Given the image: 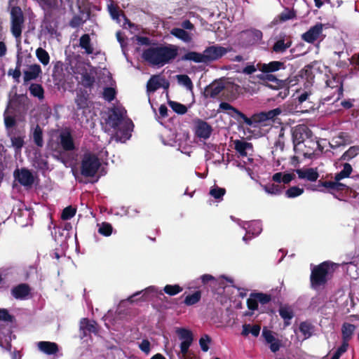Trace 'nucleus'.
Returning <instances> with one entry per match:
<instances>
[{
	"label": "nucleus",
	"mask_w": 359,
	"mask_h": 359,
	"mask_svg": "<svg viewBox=\"0 0 359 359\" xmlns=\"http://www.w3.org/2000/svg\"><path fill=\"white\" fill-rule=\"evenodd\" d=\"M296 172L299 179H306L309 182H316L319 177V173L316 168L297 169Z\"/></svg>",
	"instance_id": "nucleus-24"
},
{
	"label": "nucleus",
	"mask_w": 359,
	"mask_h": 359,
	"mask_svg": "<svg viewBox=\"0 0 359 359\" xmlns=\"http://www.w3.org/2000/svg\"><path fill=\"white\" fill-rule=\"evenodd\" d=\"M11 32L16 39H20L25 26V18L20 6H12L10 10Z\"/></svg>",
	"instance_id": "nucleus-4"
},
{
	"label": "nucleus",
	"mask_w": 359,
	"mask_h": 359,
	"mask_svg": "<svg viewBox=\"0 0 359 359\" xmlns=\"http://www.w3.org/2000/svg\"><path fill=\"white\" fill-rule=\"evenodd\" d=\"M262 337H264L266 344H269V348L273 353L279 351L281 346V341L276 339L273 334V332L264 327L262 330Z\"/></svg>",
	"instance_id": "nucleus-17"
},
{
	"label": "nucleus",
	"mask_w": 359,
	"mask_h": 359,
	"mask_svg": "<svg viewBox=\"0 0 359 359\" xmlns=\"http://www.w3.org/2000/svg\"><path fill=\"white\" fill-rule=\"evenodd\" d=\"M32 137L34 144L37 147H42L43 146V130L39 125L35 127Z\"/></svg>",
	"instance_id": "nucleus-47"
},
{
	"label": "nucleus",
	"mask_w": 359,
	"mask_h": 359,
	"mask_svg": "<svg viewBox=\"0 0 359 359\" xmlns=\"http://www.w3.org/2000/svg\"><path fill=\"white\" fill-rule=\"evenodd\" d=\"M178 55V48L173 45H158L149 47L142 52V59L151 66L163 67L170 63Z\"/></svg>",
	"instance_id": "nucleus-1"
},
{
	"label": "nucleus",
	"mask_w": 359,
	"mask_h": 359,
	"mask_svg": "<svg viewBox=\"0 0 359 359\" xmlns=\"http://www.w3.org/2000/svg\"><path fill=\"white\" fill-rule=\"evenodd\" d=\"M108 9L109 14L113 20H116L117 22H119V17L122 15L125 18V20L128 23V25L132 27L130 21L127 18L123 11L119 9L118 6L110 4L108 7Z\"/></svg>",
	"instance_id": "nucleus-38"
},
{
	"label": "nucleus",
	"mask_w": 359,
	"mask_h": 359,
	"mask_svg": "<svg viewBox=\"0 0 359 359\" xmlns=\"http://www.w3.org/2000/svg\"><path fill=\"white\" fill-rule=\"evenodd\" d=\"M337 264L330 261H325L311 267L310 286L314 290L323 289L332 276Z\"/></svg>",
	"instance_id": "nucleus-2"
},
{
	"label": "nucleus",
	"mask_w": 359,
	"mask_h": 359,
	"mask_svg": "<svg viewBox=\"0 0 359 359\" xmlns=\"http://www.w3.org/2000/svg\"><path fill=\"white\" fill-rule=\"evenodd\" d=\"M278 312L280 316L284 320L285 326L290 325L291 324L290 320L294 316L292 309L288 305L280 306Z\"/></svg>",
	"instance_id": "nucleus-29"
},
{
	"label": "nucleus",
	"mask_w": 359,
	"mask_h": 359,
	"mask_svg": "<svg viewBox=\"0 0 359 359\" xmlns=\"http://www.w3.org/2000/svg\"><path fill=\"white\" fill-rule=\"evenodd\" d=\"M8 136L10 137L11 141V146L15 148L16 151H20L23 147L25 144V135H18L17 132H13L12 130L11 131H8Z\"/></svg>",
	"instance_id": "nucleus-28"
},
{
	"label": "nucleus",
	"mask_w": 359,
	"mask_h": 359,
	"mask_svg": "<svg viewBox=\"0 0 359 359\" xmlns=\"http://www.w3.org/2000/svg\"><path fill=\"white\" fill-rule=\"evenodd\" d=\"M311 130L304 124H299L292 129V138L294 149H299V147L304 143L306 139L311 136Z\"/></svg>",
	"instance_id": "nucleus-8"
},
{
	"label": "nucleus",
	"mask_w": 359,
	"mask_h": 359,
	"mask_svg": "<svg viewBox=\"0 0 359 359\" xmlns=\"http://www.w3.org/2000/svg\"><path fill=\"white\" fill-rule=\"evenodd\" d=\"M168 103L170 108L178 114L183 115L187 111V107L184 104L172 100H169Z\"/></svg>",
	"instance_id": "nucleus-52"
},
{
	"label": "nucleus",
	"mask_w": 359,
	"mask_h": 359,
	"mask_svg": "<svg viewBox=\"0 0 359 359\" xmlns=\"http://www.w3.org/2000/svg\"><path fill=\"white\" fill-rule=\"evenodd\" d=\"M299 76L301 79H305L308 82L312 81L315 77L313 72V66L311 65H306L299 72Z\"/></svg>",
	"instance_id": "nucleus-49"
},
{
	"label": "nucleus",
	"mask_w": 359,
	"mask_h": 359,
	"mask_svg": "<svg viewBox=\"0 0 359 359\" xmlns=\"http://www.w3.org/2000/svg\"><path fill=\"white\" fill-rule=\"evenodd\" d=\"M116 90L111 87H106L104 88L103 97L108 102L113 101L116 97Z\"/></svg>",
	"instance_id": "nucleus-62"
},
{
	"label": "nucleus",
	"mask_w": 359,
	"mask_h": 359,
	"mask_svg": "<svg viewBox=\"0 0 359 359\" xmlns=\"http://www.w3.org/2000/svg\"><path fill=\"white\" fill-rule=\"evenodd\" d=\"M29 91L32 95L38 97L39 100H43L44 98V90L41 84H31L29 86Z\"/></svg>",
	"instance_id": "nucleus-48"
},
{
	"label": "nucleus",
	"mask_w": 359,
	"mask_h": 359,
	"mask_svg": "<svg viewBox=\"0 0 359 359\" xmlns=\"http://www.w3.org/2000/svg\"><path fill=\"white\" fill-rule=\"evenodd\" d=\"M182 290L183 288L179 285H166L163 288L164 292L170 296L176 295Z\"/></svg>",
	"instance_id": "nucleus-55"
},
{
	"label": "nucleus",
	"mask_w": 359,
	"mask_h": 359,
	"mask_svg": "<svg viewBox=\"0 0 359 359\" xmlns=\"http://www.w3.org/2000/svg\"><path fill=\"white\" fill-rule=\"evenodd\" d=\"M200 278L202 284L205 286L215 287L217 283V279L210 274H203Z\"/></svg>",
	"instance_id": "nucleus-54"
},
{
	"label": "nucleus",
	"mask_w": 359,
	"mask_h": 359,
	"mask_svg": "<svg viewBox=\"0 0 359 359\" xmlns=\"http://www.w3.org/2000/svg\"><path fill=\"white\" fill-rule=\"evenodd\" d=\"M223 90H225V85L222 81H215L205 87L204 96L205 97L215 98L219 95Z\"/></svg>",
	"instance_id": "nucleus-20"
},
{
	"label": "nucleus",
	"mask_w": 359,
	"mask_h": 359,
	"mask_svg": "<svg viewBox=\"0 0 359 359\" xmlns=\"http://www.w3.org/2000/svg\"><path fill=\"white\" fill-rule=\"evenodd\" d=\"M182 60H191L197 63L203 62L205 63L204 53H200L194 51H190L184 54L182 58Z\"/></svg>",
	"instance_id": "nucleus-41"
},
{
	"label": "nucleus",
	"mask_w": 359,
	"mask_h": 359,
	"mask_svg": "<svg viewBox=\"0 0 359 359\" xmlns=\"http://www.w3.org/2000/svg\"><path fill=\"white\" fill-rule=\"evenodd\" d=\"M14 177L24 187H31L34 182V177L31 171L27 168L17 169Z\"/></svg>",
	"instance_id": "nucleus-15"
},
{
	"label": "nucleus",
	"mask_w": 359,
	"mask_h": 359,
	"mask_svg": "<svg viewBox=\"0 0 359 359\" xmlns=\"http://www.w3.org/2000/svg\"><path fill=\"white\" fill-rule=\"evenodd\" d=\"M255 297L257 298L258 303L262 305L266 304L271 301V295L263 292H255Z\"/></svg>",
	"instance_id": "nucleus-63"
},
{
	"label": "nucleus",
	"mask_w": 359,
	"mask_h": 359,
	"mask_svg": "<svg viewBox=\"0 0 359 359\" xmlns=\"http://www.w3.org/2000/svg\"><path fill=\"white\" fill-rule=\"evenodd\" d=\"M90 13H88L87 17L85 20H83L81 16L79 15H74L72 18V20L69 22V26L72 28H77L80 27L81 25H83L86 21L89 18Z\"/></svg>",
	"instance_id": "nucleus-59"
},
{
	"label": "nucleus",
	"mask_w": 359,
	"mask_h": 359,
	"mask_svg": "<svg viewBox=\"0 0 359 359\" xmlns=\"http://www.w3.org/2000/svg\"><path fill=\"white\" fill-rule=\"evenodd\" d=\"M177 79L178 82L185 86L189 90L193 89V83L189 78V76L187 74H179L177 75Z\"/></svg>",
	"instance_id": "nucleus-56"
},
{
	"label": "nucleus",
	"mask_w": 359,
	"mask_h": 359,
	"mask_svg": "<svg viewBox=\"0 0 359 359\" xmlns=\"http://www.w3.org/2000/svg\"><path fill=\"white\" fill-rule=\"evenodd\" d=\"M304 193V189L294 186L287 189L285 196L287 198H295L302 195Z\"/></svg>",
	"instance_id": "nucleus-58"
},
{
	"label": "nucleus",
	"mask_w": 359,
	"mask_h": 359,
	"mask_svg": "<svg viewBox=\"0 0 359 359\" xmlns=\"http://www.w3.org/2000/svg\"><path fill=\"white\" fill-rule=\"evenodd\" d=\"M100 165L97 156L93 154L86 153L81 161V174L86 177H93L97 174Z\"/></svg>",
	"instance_id": "nucleus-5"
},
{
	"label": "nucleus",
	"mask_w": 359,
	"mask_h": 359,
	"mask_svg": "<svg viewBox=\"0 0 359 359\" xmlns=\"http://www.w3.org/2000/svg\"><path fill=\"white\" fill-rule=\"evenodd\" d=\"M0 321L7 323V325L4 327H3L1 323L0 324V334L5 337V341L11 348L13 333L12 327L15 321V317L11 315L6 309H0Z\"/></svg>",
	"instance_id": "nucleus-7"
},
{
	"label": "nucleus",
	"mask_w": 359,
	"mask_h": 359,
	"mask_svg": "<svg viewBox=\"0 0 359 359\" xmlns=\"http://www.w3.org/2000/svg\"><path fill=\"white\" fill-rule=\"evenodd\" d=\"M76 209L72 205L67 206L63 209L61 219L62 220H68L72 219L76 215Z\"/></svg>",
	"instance_id": "nucleus-57"
},
{
	"label": "nucleus",
	"mask_w": 359,
	"mask_h": 359,
	"mask_svg": "<svg viewBox=\"0 0 359 359\" xmlns=\"http://www.w3.org/2000/svg\"><path fill=\"white\" fill-rule=\"evenodd\" d=\"M39 349L47 355H55L59 351L58 345L55 342L42 341L38 343Z\"/></svg>",
	"instance_id": "nucleus-27"
},
{
	"label": "nucleus",
	"mask_w": 359,
	"mask_h": 359,
	"mask_svg": "<svg viewBox=\"0 0 359 359\" xmlns=\"http://www.w3.org/2000/svg\"><path fill=\"white\" fill-rule=\"evenodd\" d=\"M296 17L297 14L295 11L288 8H285L283 11L274 18V22L276 23H282L287 20L294 19Z\"/></svg>",
	"instance_id": "nucleus-30"
},
{
	"label": "nucleus",
	"mask_w": 359,
	"mask_h": 359,
	"mask_svg": "<svg viewBox=\"0 0 359 359\" xmlns=\"http://www.w3.org/2000/svg\"><path fill=\"white\" fill-rule=\"evenodd\" d=\"M219 109L228 111L227 114L231 117L233 118L236 120L239 123H241L242 121H247L248 120V117L244 114L243 112L239 111L238 109L232 106L228 102H222L219 104Z\"/></svg>",
	"instance_id": "nucleus-16"
},
{
	"label": "nucleus",
	"mask_w": 359,
	"mask_h": 359,
	"mask_svg": "<svg viewBox=\"0 0 359 359\" xmlns=\"http://www.w3.org/2000/svg\"><path fill=\"white\" fill-rule=\"evenodd\" d=\"M334 147L346 146L352 143L351 136L346 132H340L332 139Z\"/></svg>",
	"instance_id": "nucleus-31"
},
{
	"label": "nucleus",
	"mask_w": 359,
	"mask_h": 359,
	"mask_svg": "<svg viewBox=\"0 0 359 359\" xmlns=\"http://www.w3.org/2000/svg\"><path fill=\"white\" fill-rule=\"evenodd\" d=\"M291 45L290 39H287L286 41L284 39H279L273 44L272 49L276 53H284Z\"/></svg>",
	"instance_id": "nucleus-43"
},
{
	"label": "nucleus",
	"mask_w": 359,
	"mask_h": 359,
	"mask_svg": "<svg viewBox=\"0 0 359 359\" xmlns=\"http://www.w3.org/2000/svg\"><path fill=\"white\" fill-rule=\"evenodd\" d=\"M241 34L248 45H253L259 42L262 39L263 36L262 32L256 29L243 31Z\"/></svg>",
	"instance_id": "nucleus-19"
},
{
	"label": "nucleus",
	"mask_w": 359,
	"mask_h": 359,
	"mask_svg": "<svg viewBox=\"0 0 359 359\" xmlns=\"http://www.w3.org/2000/svg\"><path fill=\"white\" fill-rule=\"evenodd\" d=\"M113 231V227L108 222H102L98 229V233L104 236H109Z\"/></svg>",
	"instance_id": "nucleus-60"
},
{
	"label": "nucleus",
	"mask_w": 359,
	"mask_h": 359,
	"mask_svg": "<svg viewBox=\"0 0 359 359\" xmlns=\"http://www.w3.org/2000/svg\"><path fill=\"white\" fill-rule=\"evenodd\" d=\"M81 329L83 330L84 335H86V331L88 332L97 333V324L95 320H89L88 318H83L81 320Z\"/></svg>",
	"instance_id": "nucleus-35"
},
{
	"label": "nucleus",
	"mask_w": 359,
	"mask_h": 359,
	"mask_svg": "<svg viewBox=\"0 0 359 359\" xmlns=\"http://www.w3.org/2000/svg\"><path fill=\"white\" fill-rule=\"evenodd\" d=\"M123 120L122 111L114 107L111 109L110 114L107 119V123L114 129H116L119 127Z\"/></svg>",
	"instance_id": "nucleus-21"
},
{
	"label": "nucleus",
	"mask_w": 359,
	"mask_h": 359,
	"mask_svg": "<svg viewBox=\"0 0 359 359\" xmlns=\"http://www.w3.org/2000/svg\"><path fill=\"white\" fill-rule=\"evenodd\" d=\"M304 147L306 149V151H303V154L305 157H311L313 154L316 148L318 146V142H314L312 140L306 139L304 142Z\"/></svg>",
	"instance_id": "nucleus-46"
},
{
	"label": "nucleus",
	"mask_w": 359,
	"mask_h": 359,
	"mask_svg": "<svg viewBox=\"0 0 359 359\" xmlns=\"http://www.w3.org/2000/svg\"><path fill=\"white\" fill-rule=\"evenodd\" d=\"M234 147L241 156H247V150L252 149V144L250 142L237 140L234 142Z\"/></svg>",
	"instance_id": "nucleus-37"
},
{
	"label": "nucleus",
	"mask_w": 359,
	"mask_h": 359,
	"mask_svg": "<svg viewBox=\"0 0 359 359\" xmlns=\"http://www.w3.org/2000/svg\"><path fill=\"white\" fill-rule=\"evenodd\" d=\"M28 102L26 95L15 93L9 100L7 111L11 114L21 116L27 111Z\"/></svg>",
	"instance_id": "nucleus-6"
},
{
	"label": "nucleus",
	"mask_w": 359,
	"mask_h": 359,
	"mask_svg": "<svg viewBox=\"0 0 359 359\" xmlns=\"http://www.w3.org/2000/svg\"><path fill=\"white\" fill-rule=\"evenodd\" d=\"M313 325L307 322H302L299 325V331L304 335L305 338H309L311 336V330Z\"/></svg>",
	"instance_id": "nucleus-61"
},
{
	"label": "nucleus",
	"mask_w": 359,
	"mask_h": 359,
	"mask_svg": "<svg viewBox=\"0 0 359 359\" xmlns=\"http://www.w3.org/2000/svg\"><path fill=\"white\" fill-rule=\"evenodd\" d=\"M41 73V69L39 65H32L29 66V70L24 72L25 82L36 79Z\"/></svg>",
	"instance_id": "nucleus-32"
},
{
	"label": "nucleus",
	"mask_w": 359,
	"mask_h": 359,
	"mask_svg": "<svg viewBox=\"0 0 359 359\" xmlns=\"http://www.w3.org/2000/svg\"><path fill=\"white\" fill-rule=\"evenodd\" d=\"M79 46L85 50L88 55L93 53L94 48L91 43V39L88 34H83L79 39Z\"/></svg>",
	"instance_id": "nucleus-34"
},
{
	"label": "nucleus",
	"mask_w": 359,
	"mask_h": 359,
	"mask_svg": "<svg viewBox=\"0 0 359 359\" xmlns=\"http://www.w3.org/2000/svg\"><path fill=\"white\" fill-rule=\"evenodd\" d=\"M261 187L268 194L273 196L280 195L285 187L283 185L276 184L273 183H269L266 184H261Z\"/></svg>",
	"instance_id": "nucleus-36"
},
{
	"label": "nucleus",
	"mask_w": 359,
	"mask_h": 359,
	"mask_svg": "<svg viewBox=\"0 0 359 359\" xmlns=\"http://www.w3.org/2000/svg\"><path fill=\"white\" fill-rule=\"evenodd\" d=\"M285 69V63L280 61H271L269 63H262L260 64L259 67V70L263 73H273Z\"/></svg>",
	"instance_id": "nucleus-26"
},
{
	"label": "nucleus",
	"mask_w": 359,
	"mask_h": 359,
	"mask_svg": "<svg viewBox=\"0 0 359 359\" xmlns=\"http://www.w3.org/2000/svg\"><path fill=\"white\" fill-rule=\"evenodd\" d=\"M161 87V77L158 75L152 76L147 81V89L149 92H154Z\"/></svg>",
	"instance_id": "nucleus-45"
},
{
	"label": "nucleus",
	"mask_w": 359,
	"mask_h": 359,
	"mask_svg": "<svg viewBox=\"0 0 359 359\" xmlns=\"http://www.w3.org/2000/svg\"><path fill=\"white\" fill-rule=\"evenodd\" d=\"M322 32L323 25L321 23H317L303 34L302 39L308 43H313L319 38Z\"/></svg>",
	"instance_id": "nucleus-22"
},
{
	"label": "nucleus",
	"mask_w": 359,
	"mask_h": 359,
	"mask_svg": "<svg viewBox=\"0 0 359 359\" xmlns=\"http://www.w3.org/2000/svg\"><path fill=\"white\" fill-rule=\"evenodd\" d=\"M265 111H260L259 113L254 114L250 118H248L249 121H242L241 123H245L248 126H252L254 123H265Z\"/></svg>",
	"instance_id": "nucleus-44"
},
{
	"label": "nucleus",
	"mask_w": 359,
	"mask_h": 359,
	"mask_svg": "<svg viewBox=\"0 0 359 359\" xmlns=\"http://www.w3.org/2000/svg\"><path fill=\"white\" fill-rule=\"evenodd\" d=\"M356 327L355 325L344 323L341 327V337H342V344L341 346L348 348V341L352 339L354 331Z\"/></svg>",
	"instance_id": "nucleus-23"
},
{
	"label": "nucleus",
	"mask_w": 359,
	"mask_h": 359,
	"mask_svg": "<svg viewBox=\"0 0 359 359\" xmlns=\"http://www.w3.org/2000/svg\"><path fill=\"white\" fill-rule=\"evenodd\" d=\"M261 330V327L259 325L244 324L243 325V330L241 334L243 336H248L252 334L253 337H258Z\"/></svg>",
	"instance_id": "nucleus-40"
},
{
	"label": "nucleus",
	"mask_w": 359,
	"mask_h": 359,
	"mask_svg": "<svg viewBox=\"0 0 359 359\" xmlns=\"http://www.w3.org/2000/svg\"><path fill=\"white\" fill-rule=\"evenodd\" d=\"M326 86L330 88H335V91L338 92V97L335 100L337 101L340 99V97L343 95V88L342 84L339 81L338 79L335 76H333L331 79H328L326 81Z\"/></svg>",
	"instance_id": "nucleus-39"
},
{
	"label": "nucleus",
	"mask_w": 359,
	"mask_h": 359,
	"mask_svg": "<svg viewBox=\"0 0 359 359\" xmlns=\"http://www.w3.org/2000/svg\"><path fill=\"white\" fill-rule=\"evenodd\" d=\"M89 94L86 90H79L76 92L74 99L76 110L85 109L88 107Z\"/></svg>",
	"instance_id": "nucleus-25"
},
{
	"label": "nucleus",
	"mask_w": 359,
	"mask_h": 359,
	"mask_svg": "<svg viewBox=\"0 0 359 359\" xmlns=\"http://www.w3.org/2000/svg\"><path fill=\"white\" fill-rule=\"evenodd\" d=\"M31 287L27 283H20L14 286L11 293L13 297L16 299H26L31 293Z\"/></svg>",
	"instance_id": "nucleus-18"
},
{
	"label": "nucleus",
	"mask_w": 359,
	"mask_h": 359,
	"mask_svg": "<svg viewBox=\"0 0 359 359\" xmlns=\"http://www.w3.org/2000/svg\"><path fill=\"white\" fill-rule=\"evenodd\" d=\"M257 77L262 81V83L272 89L278 90L287 83L286 81H282L283 79H278L271 73H263L258 74Z\"/></svg>",
	"instance_id": "nucleus-10"
},
{
	"label": "nucleus",
	"mask_w": 359,
	"mask_h": 359,
	"mask_svg": "<svg viewBox=\"0 0 359 359\" xmlns=\"http://www.w3.org/2000/svg\"><path fill=\"white\" fill-rule=\"evenodd\" d=\"M201 299V292L200 290L195 291L193 294L187 295L183 303L188 306L196 304Z\"/></svg>",
	"instance_id": "nucleus-42"
},
{
	"label": "nucleus",
	"mask_w": 359,
	"mask_h": 359,
	"mask_svg": "<svg viewBox=\"0 0 359 359\" xmlns=\"http://www.w3.org/2000/svg\"><path fill=\"white\" fill-rule=\"evenodd\" d=\"M229 50L219 45L207 47L204 51L205 63L217 60L228 53Z\"/></svg>",
	"instance_id": "nucleus-9"
},
{
	"label": "nucleus",
	"mask_w": 359,
	"mask_h": 359,
	"mask_svg": "<svg viewBox=\"0 0 359 359\" xmlns=\"http://www.w3.org/2000/svg\"><path fill=\"white\" fill-rule=\"evenodd\" d=\"M225 194L226 189L217 185L212 187L209 192V194L216 200H222Z\"/></svg>",
	"instance_id": "nucleus-51"
},
{
	"label": "nucleus",
	"mask_w": 359,
	"mask_h": 359,
	"mask_svg": "<svg viewBox=\"0 0 359 359\" xmlns=\"http://www.w3.org/2000/svg\"><path fill=\"white\" fill-rule=\"evenodd\" d=\"M359 153V147H351L346 151H345L341 157V160L349 161L356 156Z\"/></svg>",
	"instance_id": "nucleus-53"
},
{
	"label": "nucleus",
	"mask_w": 359,
	"mask_h": 359,
	"mask_svg": "<svg viewBox=\"0 0 359 359\" xmlns=\"http://www.w3.org/2000/svg\"><path fill=\"white\" fill-rule=\"evenodd\" d=\"M74 73L81 75L80 82L84 88H91L93 86L95 82V76L92 72H88L84 65L77 67Z\"/></svg>",
	"instance_id": "nucleus-13"
},
{
	"label": "nucleus",
	"mask_w": 359,
	"mask_h": 359,
	"mask_svg": "<svg viewBox=\"0 0 359 359\" xmlns=\"http://www.w3.org/2000/svg\"><path fill=\"white\" fill-rule=\"evenodd\" d=\"M310 189L312 191L330 193L332 194L340 191H350L351 193L353 192L355 194V189H359V184H353L351 185H347L342 182H337L334 179L333 180H326L321 178L317 182V184L311 185ZM355 196V194H353V197Z\"/></svg>",
	"instance_id": "nucleus-3"
},
{
	"label": "nucleus",
	"mask_w": 359,
	"mask_h": 359,
	"mask_svg": "<svg viewBox=\"0 0 359 359\" xmlns=\"http://www.w3.org/2000/svg\"><path fill=\"white\" fill-rule=\"evenodd\" d=\"M60 145L65 151H71L75 149V144L72 133L69 128L61 131L58 137Z\"/></svg>",
	"instance_id": "nucleus-14"
},
{
	"label": "nucleus",
	"mask_w": 359,
	"mask_h": 359,
	"mask_svg": "<svg viewBox=\"0 0 359 359\" xmlns=\"http://www.w3.org/2000/svg\"><path fill=\"white\" fill-rule=\"evenodd\" d=\"M212 132V126L206 121L198 118L194 121V133L196 137L208 140Z\"/></svg>",
	"instance_id": "nucleus-11"
},
{
	"label": "nucleus",
	"mask_w": 359,
	"mask_h": 359,
	"mask_svg": "<svg viewBox=\"0 0 359 359\" xmlns=\"http://www.w3.org/2000/svg\"><path fill=\"white\" fill-rule=\"evenodd\" d=\"M36 56L41 64L47 65L50 62L48 53L43 48H38L36 50Z\"/></svg>",
	"instance_id": "nucleus-50"
},
{
	"label": "nucleus",
	"mask_w": 359,
	"mask_h": 359,
	"mask_svg": "<svg viewBox=\"0 0 359 359\" xmlns=\"http://www.w3.org/2000/svg\"><path fill=\"white\" fill-rule=\"evenodd\" d=\"M170 34L175 37L187 43L192 41L191 35L187 31L182 28H172L170 31Z\"/></svg>",
	"instance_id": "nucleus-33"
},
{
	"label": "nucleus",
	"mask_w": 359,
	"mask_h": 359,
	"mask_svg": "<svg viewBox=\"0 0 359 359\" xmlns=\"http://www.w3.org/2000/svg\"><path fill=\"white\" fill-rule=\"evenodd\" d=\"M225 90L229 92H231L233 95H239L242 93L241 87L232 82H227L225 85Z\"/></svg>",
	"instance_id": "nucleus-64"
},
{
	"label": "nucleus",
	"mask_w": 359,
	"mask_h": 359,
	"mask_svg": "<svg viewBox=\"0 0 359 359\" xmlns=\"http://www.w3.org/2000/svg\"><path fill=\"white\" fill-rule=\"evenodd\" d=\"M176 332L180 339L182 340L180 344V349L183 356H185L192 344L194 339L193 334L190 330L185 328H178Z\"/></svg>",
	"instance_id": "nucleus-12"
}]
</instances>
